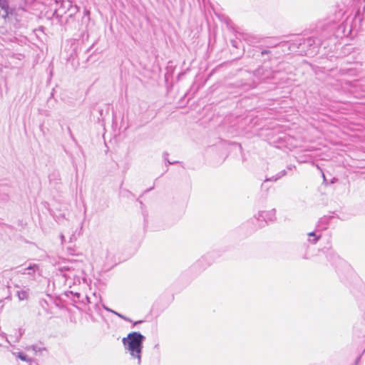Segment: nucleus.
<instances>
[{
    "mask_svg": "<svg viewBox=\"0 0 365 365\" xmlns=\"http://www.w3.org/2000/svg\"><path fill=\"white\" fill-rule=\"evenodd\" d=\"M238 43H239V41H237V40H232L231 41L232 46H234V47H236V48L238 46Z\"/></svg>",
    "mask_w": 365,
    "mask_h": 365,
    "instance_id": "27",
    "label": "nucleus"
},
{
    "mask_svg": "<svg viewBox=\"0 0 365 365\" xmlns=\"http://www.w3.org/2000/svg\"><path fill=\"white\" fill-rule=\"evenodd\" d=\"M337 181V179L336 178H333L331 180V183H334Z\"/></svg>",
    "mask_w": 365,
    "mask_h": 365,
    "instance_id": "36",
    "label": "nucleus"
},
{
    "mask_svg": "<svg viewBox=\"0 0 365 365\" xmlns=\"http://www.w3.org/2000/svg\"><path fill=\"white\" fill-rule=\"evenodd\" d=\"M352 19L346 18L341 23L336 21V19H328L320 22L317 26V31L319 34V36H310L307 38H301L293 43V47L301 48L300 51L305 52L306 54L312 55L318 51L321 46L324 48L329 46L327 41H330L335 43L337 38L348 37L351 34L353 27L351 25Z\"/></svg>",
    "mask_w": 365,
    "mask_h": 365,
    "instance_id": "1",
    "label": "nucleus"
},
{
    "mask_svg": "<svg viewBox=\"0 0 365 365\" xmlns=\"http://www.w3.org/2000/svg\"><path fill=\"white\" fill-rule=\"evenodd\" d=\"M40 267L37 264L29 263L26 267L21 268L18 272L24 274L29 275L31 279H36V274H40Z\"/></svg>",
    "mask_w": 365,
    "mask_h": 365,
    "instance_id": "9",
    "label": "nucleus"
},
{
    "mask_svg": "<svg viewBox=\"0 0 365 365\" xmlns=\"http://www.w3.org/2000/svg\"><path fill=\"white\" fill-rule=\"evenodd\" d=\"M79 8L76 5H73L71 3V6L69 8V10H68V12L66 14H68V16L70 18L73 17L78 12Z\"/></svg>",
    "mask_w": 365,
    "mask_h": 365,
    "instance_id": "16",
    "label": "nucleus"
},
{
    "mask_svg": "<svg viewBox=\"0 0 365 365\" xmlns=\"http://www.w3.org/2000/svg\"><path fill=\"white\" fill-rule=\"evenodd\" d=\"M85 36H86V39H88V38L89 35H88V34L87 32H83V33L82 34V38H83V39L84 38V37H85Z\"/></svg>",
    "mask_w": 365,
    "mask_h": 365,
    "instance_id": "32",
    "label": "nucleus"
},
{
    "mask_svg": "<svg viewBox=\"0 0 365 365\" xmlns=\"http://www.w3.org/2000/svg\"><path fill=\"white\" fill-rule=\"evenodd\" d=\"M330 72H331V73H334V72H335V70H334V69H331V70H330Z\"/></svg>",
    "mask_w": 365,
    "mask_h": 365,
    "instance_id": "43",
    "label": "nucleus"
},
{
    "mask_svg": "<svg viewBox=\"0 0 365 365\" xmlns=\"http://www.w3.org/2000/svg\"><path fill=\"white\" fill-rule=\"evenodd\" d=\"M92 46H93V45H92L90 48H88L86 50V53H88V52L90 51V49L91 48V47H92Z\"/></svg>",
    "mask_w": 365,
    "mask_h": 365,
    "instance_id": "40",
    "label": "nucleus"
},
{
    "mask_svg": "<svg viewBox=\"0 0 365 365\" xmlns=\"http://www.w3.org/2000/svg\"><path fill=\"white\" fill-rule=\"evenodd\" d=\"M322 175H323V178H324V181H326V178H325V175L324 173H322Z\"/></svg>",
    "mask_w": 365,
    "mask_h": 365,
    "instance_id": "42",
    "label": "nucleus"
},
{
    "mask_svg": "<svg viewBox=\"0 0 365 365\" xmlns=\"http://www.w3.org/2000/svg\"><path fill=\"white\" fill-rule=\"evenodd\" d=\"M143 321L142 320H140V321H136L133 323V326L136 325V324H141L143 323Z\"/></svg>",
    "mask_w": 365,
    "mask_h": 365,
    "instance_id": "34",
    "label": "nucleus"
},
{
    "mask_svg": "<svg viewBox=\"0 0 365 365\" xmlns=\"http://www.w3.org/2000/svg\"><path fill=\"white\" fill-rule=\"evenodd\" d=\"M16 296L20 301L26 300L29 297V289H22L16 291Z\"/></svg>",
    "mask_w": 365,
    "mask_h": 365,
    "instance_id": "14",
    "label": "nucleus"
},
{
    "mask_svg": "<svg viewBox=\"0 0 365 365\" xmlns=\"http://www.w3.org/2000/svg\"><path fill=\"white\" fill-rule=\"evenodd\" d=\"M284 63L281 64L279 70L273 71L269 68L261 66L255 71L254 75L259 78V81H265L267 80L272 81V83L277 84L284 81L281 69L284 68Z\"/></svg>",
    "mask_w": 365,
    "mask_h": 365,
    "instance_id": "4",
    "label": "nucleus"
},
{
    "mask_svg": "<svg viewBox=\"0 0 365 365\" xmlns=\"http://www.w3.org/2000/svg\"><path fill=\"white\" fill-rule=\"evenodd\" d=\"M274 175L272 176L270 178H267L265 179L264 182H269V181H274V182H275L276 180H274Z\"/></svg>",
    "mask_w": 365,
    "mask_h": 365,
    "instance_id": "28",
    "label": "nucleus"
},
{
    "mask_svg": "<svg viewBox=\"0 0 365 365\" xmlns=\"http://www.w3.org/2000/svg\"><path fill=\"white\" fill-rule=\"evenodd\" d=\"M103 309H104L105 310H106V311H108V312H109L113 313V312H115L114 310H113V309H110V308L107 307H106V305H104V304L103 305Z\"/></svg>",
    "mask_w": 365,
    "mask_h": 365,
    "instance_id": "29",
    "label": "nucleus"
},
{
    "mask_svg": "<svg viewBox=\"0 0 365 365\" xmlns=\"http://www.w3.org/2000/svg\"><path fill=\"white\" fill-rule=\"evenodd\" d=\"M83 14H84V18L86 17L87 18V21L88 22L90 21V11L87 9H84V11H83Z\"/></svg>",
    "mask_w": 365,
    "mask_h": 365,
    "instance_id": "22",
    "label": "nucleus"
},
{
    "mask_svg": "<svg viewBox=\"0 0 365 365\" xmlns=\"http://www.w3.org/2000/svg\"><path fill=\"white\" fill-rule=\"evenodd\" d=\"M60 237H61V243L63 244L65 241V237H64V235L63 234H61L60 235Z\"/></svg>",
    "mask_w": 365,
    "mask_h": 365,
    "instance_id": "33",
    "label": "nucleus"
},
{
    "mask_svg": "<svg viewBox=\"0 0 365 365\" xmlns=\"http://www.w3.org/2000/svg\"><path fill=\"white\" fill-rule=\"evenodd\" d=\"M332 217H333L332 216H326V215L321 217L318 221V223L317 225V228L319 230H326L327 228V226L329 224L330 220L332 219Z\"/></svg>",
    "mask_w": 365,
    "mask_h": 365,
    "instance_id": "12",
    "label": "nucleus"
},
{
    "mask_svg": "<svg viewBox=\"0 0 365 365\" xmlns=\"http://www.w3.org/2000/svg\"><path fill=\"white\" fill-rule=\"evenodd\" d=\"M81 302H82L84 304H86V303H92V302L91 301V298L88 296L83 297Z\"/></svg>",
    "mask_w": 365,
    "mask_h": 365,
    "instance_id": "21",
    "label": "nucleus"
},
{
    "mask_svg": "<svg viewBox=\"0 0 365 365\" xmlns=\"http://www.w3.org/2000/svg\"><path fill=\"white\" fill-rule=\"evenodd\" d=\"M71 269V267L70 266H68V265H63V266H62V267H61L59 268V270H60L61 272H63V271H68V270H70Z\"/></svg>",
    "mask_w": 365,
    "mask_h": 365,
    "instance_id": "25",
    "label": "nucleus"
},
{
    "mask_svg": "<svg viewBox=\"0 0 365 365\" xmlns=\"http://www.w3.org/2000/svg\"><path fill=\"white\" fill-rule=\"evenodd\" d=\"M56 7L53 12V16L58 19L61 24L63 22V16L66 15L71 6L70 0H58L56 1Z\"/></svg>",
    "mask_w": 365,
    "mask_h": 365,
    "instance_id": "6",
    "label": "nucleus"
},
{
    "mask_svg": "<svg viewBox=\"0 0 365 365\" xmlns=\"http://www.w3.org/2000/svg\"><path fill=\"white\" fill-rule=\"evenodd\" d=\"M270 53H271V51L269 49H263V50L260 51V55L262 56H263L264 55H269Z\"/></svg>",
    "mask_w": 365,
    "mask_h": 365,
    "instance_id": "24",
    "label": "nucleus"
},
{
    "mask_svg": "<svg viewBox=\"0 0 365 365\" xmlns=\"http://www.w3.org/2000/svg\"><path fill=\"white\" fill-rule=\"evenodd\" d=\"M18 358L20 359L21 361L29 362L30 365H38V363L36 362V360L30 359L29 356L24 352H19Z\"/></svg>",
    "mask_w": 365,
    "mask_h": 365,
    "instance_id": "15",
    "label": "nucleus"
},
{
    "mask_svg": "<svg viewBox=\"0 0 365 365\" xmlns=\"http://www.w3.org/2000/svg\"><path fill=\"white\" fill-rule=\"evenodd\" d=\"M212 260L211 259V255L207 254L202 257L195 264L194 267H200L201 269H205L207 266L211 264Z\"/></svg>",
    "mask_w": 365,
    "mask_h": 365,
    "instance_id": "11",
    "label": "nucleus"
},
{
    "mask_svg": "<svg viewBox=\"0 0 365 365\" xmlns=\"http://www.w3.org/2000/svg\"><path fill=\"white\" fill-rule=\"evenodd\" d=\"M73 239H75V235L72 234V235L70 237V242H72Z\"/></svg>",
    "mask_w": 365,
    "mask_h": 365,
    "instance_id": "37",
    "label": "nucleus"
},
{
    "mask_svg": "<svg viewBox=\"0 0 365 365\" xmlns=\"http://www.w3.org/2000/svg\"><path fill=\"white\" fill-rule=\"evenodd\" d=\"M317 232L318 231H313V232H310L307 234L308 241L311 244L314 245L320 240L322 235L317 234Z\"/></svg>",
    "mask_w": 365,
    "mask_h": 365,
    "instance_id": "13",
    "label": "nucleus"
},
{
    "mask_svg": "<svg viewBox=\"0 0 365 365\" xmlns=\"http://www.w3.org/2000/svg\"><path fill=\"white\" fill-rule=\"evenodd\" d=\"M31 349L36 353L39 352L42 354V351H46V348L41 344H34L31 346Z\"/></svg>",
    "mask_w": 365,
    "mask_h": 365,
    "instance_id": "17",
    "label": "nucleus"
},
{
    "mask_svg": "<svg viewBox=\"0 0 365 365\" xmlns=\"http://www.w3.org/2000/svg\"><path fill=\"white\" fill-rule=\"evenodd\" d=\"M67 129H68V133H69V135H70L71 138L73 140H74V137H73V133H72V132H71V128H70L69 127H68V128H67Z\"/></svg>",
    "mask_w": 365,
    "mask_h": 365,
    "instance_id": "31",
    "label": "nucleus"
},
{
    "mask_svg": "<svg viewBox=\"0 0 365 365\" xmlns=\"http://www.w3.org/2000/svg\"><path fill=\"white\" fill-rule=\"evenodd\" d=\"M71 293L72 294H73V296H74V298L73 299L74 302H81V299H82L81 297H83L80 293L76 292L75 294H73L72 292Z\"/></svg>",
    "mask_w": 365,
    "mask_h": 365,
    "instance_id": "20",
    "label": "nucleus"
},
{
    "mask_svg": "<svg viewBox=\"0 0 365 365\" xmlns=\"http://www.w3.org/2000/svg\"><path fill=\"white\" fill-rule=\"evenodd\" d=\"M341 86L344 89H347L355 98H361L364 95L359 91L365 92V89L362 88L361 83V80L349 81L346 79H341Z\"/></svg>",
    "mask_w": 365,
    "mask_h": 365,
    "instance_id": "5",
    "label": "nucleus"
},
{
    "mask_svg": "<svg viewBox=\"0 0 365 365\" xmlns=\"http://www.w3.org/2000/svg\"><path fill=\"white\" fill-rule=\"evenodd\" d=\"M95 307H96V309H97V308L98 309V302H96V304H95Z\"/></svg>",
    "mask_w": 365,
    "mask_h": 365,
    "instance_id": "41",
    "label": "nucleus"
},
{
    "mask_svg": "<svg viewBox=\"0 0 365 365\" xmlns=\"http://www.w3.org/2000/svg\"><path fill=\"white\" fill-rule=\"evenodd\" d=\"M153 189V187H150V188H148V189H147V190L145 191V192H149V191L152 190Z\"/></svg>",
    "mask_w": 365,
    "mask_h": 365,
    "instance_id": "39",
    "label": "nucleus"
},
{
    "mask_svg": "<svg viewBox=\"0 0 365 365\" xmlns=\"http://www.w3.org/2000/svg\"><path fill=\"white\" fill-rule=\"evenodd\" d=\"M0 336H1L2 339L4 338V336H1V334H0Z\"/></svg>",
    "mask_w": 365,
    "mask_h": 365,
    "instance_id": "47",
    "label": "nucleus"
},
{
    "mask_svg": "<svg viewBox=\"0 0 365 365\" xmlns=\"http://www.w3.org/2000/svg\"><path fill=\"white\" fill-rule=\"evenodd\" d=\"M113 314H114L115 315L118 316L119 318L122 319L124 320V319H125V316L117 312H113Z\"/></svg>",
    "mask_w": 365,
    "mask_h": 365,
    "instance_id": "26",
    "label": "nucleus"
},
{
    "mask_svg": "<svg viewBox=\"0 0 365 365\" xmlns=\"http://www.w3.org/2000/svg\"><path fill=\"white\" fill-rule=\"evenodd\" d=\"M275 215V209H272L268 211H259L257 215L255 216V219L259 222H262V225H259V226L263 227L267 225L268 222H273L276 218Z\"/></svg>",
    "mask_w": 365,
    "mask_h": 365,
    "instance_id": "8",
    "label": "nucleus"
},
{
    "mask_svg": "<svg viewBox=\"0 0 365 365\" xmlns=\"http://www.w3.org/2000/svg\"><path fill=\"white\" fill-rule=\"evenodd\" d=\"M349 66H342L339 70L341 76H355L357 75L361 63L359 62H351L349 60L346 61Z\"/></svg>",
    "mask_w": 365,
    "mask_h": 365,
    "instance_id": "7",
    "label": "nucleus"
},
{
    "mask_svg": "<svg viewBox=\"0 0 365 365\" xmlns=\"http://www.w3.org/2000/svg\"><path fill=\"white\" fill-rule=\"evenodd\" d=\"M361 355H359L356 359V361L354 362V365H358L359 361H360V359H361Z\"/></svg>",
    "mask_w": 365,
    "mask_h": 365,
    "instance_id": "30",
    "label": "nucleus"
},
{
    "mask_svg": "<svg viewBox=\"0 0 365 365\" xmlns=\"http://www.w3.org/2000/svg\"><path fill=\"white\" fill-rule=\"evenodd\" d=\"M287 174V170H282L274 175V180H278Z\"/></svg>",
    "mask_w": 365,
    "mask_h": 365,
    "instance_id": "19",
    "label": "nucleus"
},
{
    "mask_svg": "<svg viewBox=\"0 0 365 365\" xmlns=\"http://www.w3.org/2000/svg\"><path fill=\"white\" fill-rule=\"evenodd\" d=\"M158 344H156V345L155 346V348H158Z\"/></svg>",
    "mask_w": 365,
    "mask_h": 365,
    "instance_id": "46",
    "label": "nucleus"
},
{
    "mask_svg": "<svg viewBox=\"0 0 365 365\" xmlns=\"http://www.w3.org/2000/svg\"><path fill=\"white\" fill-rule=\"evenodd\" d=\"M93 296H94V297L97 298L96 293H93Z\"/></svg>",
    "mask_w": 365,
    "mask_h": 365,
    "instance_id": "44",
    "label": "nucleus"
},
{
    "mask_svg": "<svg viewBox=\"0 0 365 365\" xmlns=\"http://www.w3.org/2000/svg\"><path fill=\"white\" fill-rule=\"evenodd\" d=\"M138 201L140 202V204H141V205L143 204V202L141 201H140L139 200H138Z\"/></svg>",
    "mask_w": 365,
    "mask_h": 365,
    "instance_id": "45",
    "label": "nucleus"
},
{
    "mask_svg": "<svg viewBox=\"0 0 365 365\" xmlns=\"http://www.w3.org/2000/svg\"><path fill=\"white\" fill-rule=\"evenodd\" d=\"M124 320L126 321V322H132V320L130 318L127 317H125V319H124Z\"/></svg>",
    "mask_w": 365,
    "mask_h": 365,
    "instance_id": "38",
    "label": "nucleus"
},
{
    "mask_svg": "<svg viewBox=\"0 0 365 365\" xmlns=\"http://www.w3.org/2000/svg\"><path fill=\"white\" fill-rule=\"evenodd\" d=\"M145 339V337L139 331L130 332L122 339L123 345L130 352L131 357L138 359V364L141 363V354Z\"/></svg>",
    "mask_w": 365,
    "mask_h": 365,
    "instance_id": "2",
    "label": "nucleus"
},
{
    "mask_svg": "<svg viewBox=\"0 0 365 365\" xmlns=\"http://www.w3.org/2000/svg\"><path fill=\"white\" fill-rule=\"evenodd\" d=\"M26 9L20 4L18 7H9L6 0H0V18L6 19L9 16H13L16 21L21 22L27 19Z\"/></svg>",
    "mask_w": 365,
    "mask_h": 365,
    "instance_id": "3",
    "label": "nucleus"
},
{
    "mask_svg": "<svg viewBox=\"0 0 365 365\" xmlns=\"http://www.w3.org/2000/svg\"><path fill=\"white\" fill-rule=\"evenodd\" d=\"M344 14V12H343L341 9L335 14V19H341Z\"/></svg>",
    "mask_w": 365,
    "mask_h": 365,
    "instance_id": "23",
    "label": "nucleus"
},
{
    "mask_svg": "<svg viewBox=\"0 0 365 365\" xmlns=\"http://www.w3.org/2000/svg\"><path fill=\"white\" fill-rule=\"evenodd\" d=\"M163 155L164 160L165 161L166 166H168V165H174V164L179 163L178 161H173V162L170 161L169 158H168V153L167 152H164Z\"/></svg>",
    "mask_w": 365,
    "mask_h": 365,
    "instance_id": "18",
    "label": "nucleus"
},
{
    "mask_svg": "<svg viewBox=\"0 0 365 365\" xmlns=\"http://www.w3.org/2000/svg\"><path fill=\"white\" fill-rule=\"evenodd\" d=\"M292 168H294V166L292 165H289L287 167V170H291L292 169Z\"/></svg>",
    "mask_w": 365,
    "mask_h": 365,
    "instance_id": "35",
    "label": "nucleus"
},
{
    "mask_svg": "<svg viewBox=\"0 0 365 365\" xmlns=\"http://www.w3.org/2000/svg\"><path fill=\"white\" fill-rule=\"evenodd\" d=\"M323 253L326 255L327 259L333 264V265H342L345 264V262L342 260L331 247H324L321 250Z\"/></svg>",
    "mask_w": 365,
    "mask_h": 365,
    "instance_id": "10",
    "label": "nucleus"
}]
</instances>
